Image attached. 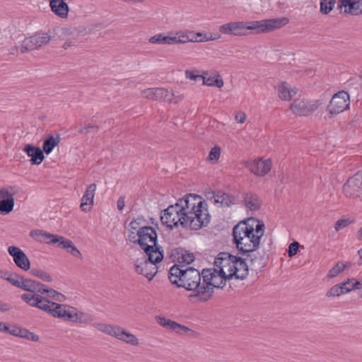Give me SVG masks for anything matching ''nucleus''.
Instances as JSON below:
<instances>
[{"label": "nucleus", "mask_w": 362, "mask_h": 362, "mask_svg": "<svg viewBox=\"0 0 362 362\" xmlns=\"http://www.w3.org/2000/svg\"><path fill=\"white\" fill-rule=\"evenodd\" d=\"M210 218L205 201L199 195L188 194L165 209L160 220L170 228L180 225L197 230L206 226Z\"/></svg>", "instance_id": "f257e3e1"}, {"label": "nucleus", "mask_w": 362, "mask_h": 362, "mask_svg": "<svg viewBox=\"0 0 362 362\" xmlns=\"http://www.w3.org/2000/svg\"><path fill=\"white\" fill-rule=\"evenodd\" d=\"M206 270L204 269L200 273L192 267L175 264L170 269L168 278L173 284L192 291L189 296L191 300L195 299L199 302H206L211 298L214 290L210 276H206L205 273Z\"/></svg>", "instance_id": "f03ea898"}, {"label": "nucleus", "mask_w": 362, "mask_h": 362, "mask_svg": "<svg viewBox=\"0 0 362 362\" xmlns=\"http://www.w3.org/2000/svg\"><path fill=\"white\" fill-rule=\"evenodd\" d=\"M214 288H223L227 279H245L248 275V266L240 257L228 252H220L214 261V268L207 269Z\"/></svg>", "instance_id": "7ed1b4c3"}, {"label": "nucleus", "mask_w": 362, "mask_h": 362, "mask_svg": "<svg viewBox=\"0 0 362 362\" xmlns=\"http://www.w3.org/2000/svg\"><path fill=\"white\" fill-rule=\"evenodd\" d=\"M288 18L264 19L254 21H233L223 24L218 27V31L225 35L243 36L251 30L254 34L272 32L287 25Z\"/></svg>", "instance_id": "20e7f679"}, {"label": "nucleus", "mask_w": 362, "mask_h": 362, "mask_svg": "<svg viewBox=\"0 0 362 362\" xmlns=\"http://www.w3.org/2000/svg\"><path fill=\"white\" fill-rule=\"evenodd\" d=\"M264 232V224L258 221L255 228L245 221L240 222L233 230L236 247L243 253L253 252L259 245Z\"/></svg>", "instance_id": "39448f33"}, {"label": "nucleus", "mask_w": 362, "mask_h": 362, "mask_svg": "<svg viewBox=\"0 0 362 362\" xmlns=\"http://www.w3.org/2000/svg\"><path fill=\"white\" fill-rule=\"evenodd\" d=\"M192 33V32L190 30H177L175 32L174 36L165 35L164 33H159L151 36L148 39V42L151 44L171 45L173 44H185L189 42H203L220 39V35H218L216 36L210 35L209 37H206V35H205L204 38H202L200 40L197 38H189L188 33Z\"/></svg>", "instance_id": "423d86ee"}, {"label": "nucleus", "mask_w": 362, "mask_h": 362, "mask_svg": "<svg viewBox=\"0 0 362 362\" xmlns=\"http://www.w3.org/2000/svg\"><path fill=\"white\" fill-rule=\"evenodd\" d=\"M28 304L37 307L54 317H62L66 313L65 305L52 302L39 294H35Z\"/></svg>", "instance_id": "0eeeda50"}, {"label": "nucleus", "mask_w": 362, "mask_h": 362, "mask_svg": "<svg viewBox=\"0 0 362 362\" xmlns=\"http://www.w3.org/2000/svg\"><path fill=\"white\" fill-rule=\"evenodd\" d=\"M322 104L320 100L294 99L290 104V109L292 113L297 116L307 117L315 112Z\"/></svg>", "instance_id": "6e6552de"}, {"label": "nucleus", "mask_w": 362, "mask_h": 362, "mask_svg": "<svg viewBox=\"0 0 362 362\" xmlns=\"http://www.w3.org/2000/svg\"><path fill=\"white\" fill-rule=\"evenodd\" d=\"M349 105L350 99L348 93L344 90L339 91L332 96L327 107V111L329 117H332L347 110Z\"/></svg>", "instance_id": "1a4fd4ad"}, {"label": "nucleus", "mask_w": 362, "mask_h": 362, "mask_svg": "<svg viewBox=\"0 0 362 362\" xmlns=\"http://www.w3.org/2000/svg\"><path fill=\"white\" fill-rule=\"evenodd\" d=\"M50 40L51 36L47 33H40L26 37L21 45V54L37 49L48 44Z\"/></svg>", "instance_id": "9d476101"}, {"label": "nucleus", "mask_w": 362, "mask_h": 362, "mask_svg": "<svg viewBox=\"0 0 362 362\" xmlns=\"http://www.w3.org/2000/svg\"><path fill=\"white\" fill-rule=\"evenodd\" d=\"M343 192L347 197H362V172L350 177L343 186Z\"/></svg>", "instance_id": "9b49d317"}, {"label": "nucleus", "mask_w": 362, "mask_h": 362, "mask_svg": "<svg viewBox=\"0 0 362 362\" xmlns=\"http://www.w3.org/2000/svg\"><path fill=\"white\" fill-rule=\"evenodd\" d=\"M245 166L254 175L264 177L271 170L272 161L271 159H253L244 163Z\"/></svg>", "instance_id": "f8f14e48"}, {"label": "nucleus", "mask_w": 362, "mask_h": 362, "mask_svg": "<svg viewBox=\"0 0 362 362\" xmlns=\"http://www.w3.org/2000/svg\"><path fill=\"white\" fill-rule=\"evenodd\" d=\"M30 235L38 242L47 244L58 243L59 247L64 249L68 248V241L65 240L63 237L55 235L44 230H31Z\"/></svg>", "instance_id": "ddd939ff"}, {"label": "nucleus", "mask_w": 362, "mask_h": 362, "mask_svg": "<svg viewBox=\"0 0 362 362\" xmlns=\"http://www.w3.org/2000/svg\"><path fill=\"white\" fill-rule=\"evenodd\" d=\"M135 272L146 277L149 281L152 280L158 272L156 264L146 260V256L142 254L141 257L134 261Z\"/></svg>", "instance_id": "4468645a"}, {"label": "nucleus", "mask_w": 362, "mask_h": 362, "mask_svg": "<svg viewBox=\"0 0 362 362\" xmlns=\"http://www.w3.org/2000/svg\"><path fill=\"white\" fill-rule=\"evenodd\" d=\"M138 243L141 248L151 245L156 246L157 233L151 226H142L137 230Z\"/></svg>", "instance_id": "2eb2a0df"}, {"label": "nucleus", "mask_w": 362, "mask_h": 362, "mask_svg": "<svg viewBox=\"0 0 362 362\" xmlns=\"http://www.w3.org/2000/svg\"><path fill=\"white\" fill-rule=\"evenodd\" d=\"M141 97L148 100H153L156 101L170 100L172 94L170 92L163 88H146L141 92Z\"/></svg>", "instance_id": "dca6fc26"}, {"label": "nucleus", "mask_w": 362, "mask_h": 362, "mask_svg": "<svg viewBox=\"0 0 362 362\" xmlns=\"http://www.w3.org/2000/svg\"><path fill=\"white\" fill-rule=\"evenodd\" d=\"M8 254L13 257L16 265L24 271L30 269V263L25 252L18 247L10 246L8 248Z\"/></svg>", "instance_id": "f3484780"}, {"label": "nucleus", "mask_w": 362, "mask_h": 362, "mask_svg": "<svg viewBox=\"0 0 362 362\" xmlns=\"http://www.w3.org/2000/svg\"><path fill=\"white\" fill-rule=\"evenodd\" d=\"M113 337L132 346H138L140 345L139 339L135 334L128 332L119 325L117 327Z\"/></svg>", "instance_id": "a211bd4d"}, {"label": "nucleus", "mask_w": 362, "mask_h": 362, "mask_svg": "<svg viewBox=\"0 0 362 362\" xmlns=\"http://www.w3.org/2000/svg\"><path fill=\"white\" fill-rule=\"evenodd\" d=\"M206 198L214 204H219L221 206H229L233 203V198L222 191H209L205 194Z\"/></svg>", "instance_id": "6ab92c4d"}, {"label": "nucleus", "mask_w": 362, "mask_h": 362, "mask_svg": "<svg viewBox=\"0 0 362 362\" xmlns=\"http://www.w3.org/2000/svg\"><path fill=\"white\" fill-rule=\"evenodd\" d=\"M339 7H344V13L352 16L362 15V0H339Z\"/></svg>", "instance_id": "aec40b11"}, {"label": "nucleus", "mask_w": 362, "mask_h": 362, "mask_svg": "<svg viewBox=\"0 0 362 362\" xmlns=\"http://www.w3.org/2000/svg\"><path fill=\"white\" fill-rule=\"evenodd\" d=\"M208 73L207 71H204L203 85L221 88L224 85V81L218 71L212 70L210 71V76L207 77Z\"/></svg>", "instance_id": "412c9836"}, {"label": "nucleus", "mask_w": 362, "mask_h": 362, "mask_svg": "<svg viewBox=\"0 0 362 362\" xmlns=\"http://www.w3.org/2000/svg\"><path fill=\"white\" fill-rule=\"evenodd\" d=\"M277 91L281 100L289 101L296 95L298 89L293 88L289 83L284 81L278 85Z\"/></svg>", "instance_id": "4be33fe9"}, {"label": "nucleus", "mask_w": 362, "mask_h": 362, "mask_svg": "<svg viewBox=\"0 0 362 362\" xmlns=\"http://www.w3.org/2000/svg\"><path fill=\"white\" fill-rule=\"evenodd\" d=\"M23 151L27 153L28 156L31 158L30 162L33 165H40L45 159L43 151L39 147L27 144L23 148Z\"/></svg>", "instance_id": "5701e85b"}, {"label": "nucleus", "mask_w": 362, "mask_h": 362, "mask_svg": "<svg viewBox=\"0 0 362 362\" xmlns=\"http://www.w3.org/2000/svg\"><path fill=\"white\" fill-rule=\"evenodd\" d=\"M145 252L146 256V260L156 264L162 261L163 259V250H161V247L158 246L156 244V246L151 245V246H146L144 248H142Z\"/></svg>", "instance_id": "b1692460"}, {"label": "nucleus", "mask_w": 362, "mask_h": 362, "mask_svg": "<svg viewBox=\"0 0 362 362\" xmlns=\"http://www.w3.org/2000/svg\"><path fill=\"white\" fill-rule=\"evenodd\" d=\"M69 322L78 324H88L93 320V317L88 314L79 311L77 308L69 306Z\"/></svg>", "instance_id": "393cba45"}, {"label": "nucleus", "mask_w": 362, "mask_h": 362, "mask_svg": "<svg viewBox=\"0 0 362 362\" xmlns=\"http://www.w3.org/2000/svg\"><path fill=\"white\" fill-rule=\"evenodd\" d=\"M25 291L30 293H41L44 291V285L30 279H21V284L19 286Z\"/></svg>", "instance_id": "a878e982"}, {"label": "nucleus", "mask_w": 362, "mask_h": 362, "mask_svg": "<svg viewBox=\"0 0 362 362\" xmlns=\"http://www.w3.org/2000/svg\"><path fill=\"white\" fill-rule=\"evenodd\" d=\"M52 11L60 18H66L68 14V4L64 0H49Z\"/></svg>", "instance_id": "bb28decb"}, {"label": "nucleus", "mask_w": 362, "mask_h": 362, "mask_svg": "<svg viewBox=\"0 0 362 362\" xmlns=\"http://www.w3.org/2000/svg\"><path fill=\"white\" fill-rule=\"evenodd\" d=\"M156 322L161 325L162 327L170 329V330H177V329H181L183 331H187L189 329L182 325L178 324L177 322L171 320L168 318H166L165 317L162 316H157L156 317Z\"/></svg>", "instance_id": "cd10ccee"}, {"label": "nucleus", "mask_w": 362, "mask_h": 362, "mask_svg": "<svg viewBox=\"0 0 362 362\" xmlns=\"http://www.w3.org/2000/svg\"><path fill=\"white\" fill-rule=\"evenodd\" d=\"M97 186L95 183L89 185L81 198V206H89L94 204V197Z\"/></svg>", "instance_id": "c85d7f7f"}, {"label": "nucleus", "mask_w": 362, "mask_h": 362, "mask_svg": "<svg viewBox=\"0 0 362 362\" xmlns=\"http://www.w3.org/2000/svg\"><path fill=\"white\" fill-rule=\"evenodd\" d=\"M244 202L245 206L251 211L258 210L261 206V201L257 195L253 193H247Z\"/></svg>", "instance_id": "c756f323"}, {"label": "nucleus", "mask_w": 362, "mask_h": 362, "mask_svg": "<svg viewBox=\"0 0 362 362\" xmlns=\"http://www.w3.org/2000/svg\"><path fill=\"white\" fill-rule=\"evenodd\" d=\"M349 292H350V288L343 287L339 283L332 286L326 293V296L327 298L339 297L348 293Z\"/></svg>", "instance_id": "7c9ffc66"}, {"label": "nucleus", "mask_w": 362, "mask_h": 362, "mask_svg": "<svg viewBox=\"0 0 362 362\" xmlns=\"http://www.w3.org/2000/svg\"><path fill=\"white\" fill-rule=\"evenodd\" d=\"M59 142V136H49L43 142L42 151L47 154L50 153L54 148L58 145Z\"/></svg>", "instance_id": "2f4dec72"}, {"label": "nucleus", "mask_w": 362, "mask_h": 362, "mask_svg": "<svg viewBox=\"0 0 362 362\" xmlns=\"http://www.w3.org/2000/svg\"><path fill=\"white\" fill-rule=\"evenodd\" d=\"M93 327L98 331L105 333L111 337H114L117 325H110L103 322H98L93 325Z\"/></svg>", "instance_id": "473e14b6"}, {"label": "nucleus", "mask_w": 362, "mask_h": 362, "mask_svg": "<svg viewBox=\"0 0 362 362\" xmlns=\"http://www.w3.org/2000/svg\"><path fill=\"white\" fill-rule=\"evenodd\" d=\"M14 206V199L8 198L0 201V212L8 214L13 211Z\"/></svg>", "instance_id": "72a5a7b5"}, {"label": "nucleus", "mask_w": 362, "mask_h": 362, "mask_svg": "<svg viewBox=\"0 0 362 362\" xmlns=\"http://www.w3.org/2000/svg\"><path fill=\"white\" fill-rule=\"evenodd\" d=\"M44 291H42L40 293H46L48 298H52L58 302H63L65 300L66 297L63 294L57 292V291L52 289V288H47L44 285Z\"/></svg>", "instance_id": "f704fd0d"}, {"label": "nucleus", "mask_w": 362, "mask_h": 362, "mask_svg": "<svg viewBox=\"0 0 362 362\" xmlns=\"http://www.w3.org/2000/svg\"><path fill=\"white\" fill-rule=\"evenodd\" d=\"M18 192V189L13 186L3 187L0 189V199L13 198V196Z\"/></svg>", "instance_id": "c9c22d12"}, {"label": "nucleus", "mask_w": 362, "mask_h": 362, "mask_svg": "<svg viewBox=\"0 0 362 362\" xmlns=\"http://www.w3.org/2000/svg\"><path fill=\"white\" fill-rule=\"evenodd\" d=\"M250 253V254L247 255V258L249 259L251 265L254 266L256 269L262 268L264 266L262 258L257 256L254 253V252Z\"/></svg>", "instance_id": "e433bc0d"}, {"label": "nucleus", "mask_w": 362, "mask_h": 362, "mask_svg": "<svg viewBox=\"0 0 362 362\" xmlns=\"http://www.w3.org/2000/svg\"><path fill=\"white\" fill-rule=\"evenodd\" d=\"M346 267V264L343 262L337 263L328 272L327 277L329 279H332L340 273H341Z\"/></svg>", "instance_id": "4c0bfd02"}, {"label": "nucleus", "mask_w": 362, "mask_h": 362, "mask_svg": "<svg viewBox=\"0 0 362 362\" xmlns=\"http://www.w3.org/2000/svg\"><path fill=\"white\" fill-rule=\"evenodd\" d=\"M335 0H321L320 12L323 14H328L334 8Z\"/></svg>", "instance_id": "58836bf2"}, {"label": "nucleus", "mask_w": 362, "mask_h": 362, "mask_svg": "<svg viewBox=\"0 0 362 362\" xmlns=\"http://www.w3.org/2000/svg\"><path fill=\"white\" fill-rule=\"evenodd\" d=\"M221 148L218 146L213 147L207 157V160L212 163H216L220 158Z\"/></svg>", "instance_id": "ea45409f"}, {"label": "nucleus", "mask_w": 362, "mask_h": 362, "mask_svg": "<svg viewBox=\"0 0 362 362\" xmlns=\"http://www.w3.org/2000/svg\"><path fill=\"white\" fill-rule=\"evenodd\" d=\"M30 273L32 275L41 279L44 281L50 282L52 281L51 276L47 272L41 269H32Z\"/></svg>", "instance_id": "a19ab883"}, {"label": "nucleus", "mask_w": 362, "mask_h": 362, "mask_svg": "<svg viewBox=\"0 0 362 362\" xmlns=\"http://www.w3.org/2000/svg\"><path fill=\"white\" fill-rule=\"evenodd\" d=\"M194 255L192 253L185 252L178 257V262L180 264H189L194 261Z\"/></svg>", "instance_id": "79ce46f5"}, {"label": "nucleus", "mask_w": 362, "mask_h": 362, "mask_svg": "<svg viewBox=\"0 0 362 362\" xmlns=\"http://www.w3.org/2000/svg\"><path fill=\"white\" fill-rule=\"evenodd\" d=\"M198 72V70H186L185 72V77L194 81L202 79V77H204V71L202 74H199Z\"/></svg>", "instance_id": "37998d69"}, {"label": "nucleus", "mask_w": 362, "mask_h": 362, "mask_svg": "<svg viewBox=\"0 0 362 362\" xmlns=\"http://www.w3.org/2000/svg\"><path fill=\"white\" fill-rule=\"evenodd\" d=\"M71 35L74 37L84 36L88 35L87 26L85 25H80L75 27L71 33Z\"/></svg>", "instance_id": "c03bdc74"}, {"label": "nucleus", "mask_w": 362, "mask_h": 362, "mask_svg": "<svg viewBox=\"0 0 362 362\" xmlns=\"http://www.w3.org/2000/svg\"><path fill=\"white\" fill-rule=\"evenodd\" d=\"M352 223V221L349 218H340L334 224V229L337 232L347 227Z\"/></svg>", "instance_id": "a18cd8bd"}, {"label": "nucleus", "mask_w": 362, "mask_h": 362, "mask_svg": "<svg viewBox=\"0 0 362 362\" xmlns=\"http://www.w3.org/2000/svg\"><path fill=\"white\" fill-rule=\"evenodd\" d=\"M170 92L172 94V96L170 97V100H166L165 102L178 103L183 100L185 98V95L182 93H175L173 91Z\"/></svg>", "instance_id": "49530a36"}, {"label": "nucleus", "mask_w": 362, "mask_h": 362, "mask_svg": "<svg viewBox=\"0 0 362 362\" xmlns=\"http://www.w3.org/2000/svg\"><path fill=\"white\" fill-rule=\"evenodd\" d=\"M21 278H23V277L20 276L17 274L12 273L7 281H8L12 285L16 286L17 288H19L20 284H21Z\"/></svg>", "instance_id": "de8ad7c7"}, {"label": "nucleus", "mask_w": 362, "mask_h": 362, "mask_svg": "<svg viewBox=\"0 0 362 362\" xmlns=\"http://www.w3.org/2000/svg\"><path fill=\"white\" fill-rule=\"evenodd\" d=\"M299 248V243L298 242H293L288 246V255L290 257H293L298 252Z\"/></svg>", "instance_id": "09e8293b"}, {"label": "nucleus", "mask_w": 362, "mask_h": 362, "mask_svg": "<svg viewBox=\"0 0 362 362\" xmlns=\"http://www.w3.org/2000/svg\"><path fill=\"white\" fill-rule=\"evenodd\" d=\"M88 34L99 31L102 28V24L100 23H95L86 25Z\"/></svg>", "instance_id": "8fccbe9b"}, {"label": "nucleus", "mask_w": 362, "mask_h": 362, "mask_svg": "<svg viewBox=\"0 0 362 362\" xmlns=\"http://www.w3.org/2000/svg\"><path fill=\"white\" fill-rule=\"evenodd\" d=\"M247 119V115L243 111H238L235 115V120L240 124H243Z\"/></svg>", "instance_id": "3c124183"}, {"label": "nucleus", "mask_w": 362, "mask_h": 362, "mask_svg": "<svg viewBox=\"0 0 362 362\" xmlns=\"http://www.w3.org/2000/svg\"><path fill=\"white\" fill-rule=\"evenodd\" d=\"M69 253L73 256L81 259V254L80 251L75 247V245L69 240Z\"/></svg>", "instance_id": "603ef678"}, {"label": "nucleus", "mask_w": 362, "mask_h": 362, "mask_svg": "<svg viewBox=\"0 0 362 362\" xmlns=\"http://www.w3.org/2000/svg\"><path fill=\"white\" fill-rule=\"evenodd\" d=\"M142 221H143V218H141L134 219L130 222L129 226L132 230L139 229L140 228L139 226L141 224Z\"/></svg>", "instance_id": "864d4df0"}, {"label": "nucleus", "mask_w": 362, "mask_h": 362, "mask_svg": "<svg viewBox=\"0 0 362 362\" xmlns=\"http://www.w3.org/2000/svg\"><path fill=\"white\" fill-rule=\"evenodd\" d=\"M354 281V279H349L346 281L341 282L340 284L343 287H346L347 288H350V291H351L353 290L352 281Z\"/></svg>", "instance_id": "5fc2aeb1"}, {"label": "nucleus", "mask_w": 362, "mask_h": 362, "mask_svg": "<svg viewBox=\"0 0 362 362\" xmlns=\"http://www.w3.org/2000/svg\"><path fill=\"white\" fill-rule=\"evenodd\" d=\"M12 273L9 271H6L3 269H0V278L8 281V278L11 276Z\"/></svg>", "instance_id": "6e6d98bb"}, {"label": "nucleus", "mask_w": 362, "mask_h": 362, "mask_svg": "<svg viewBox=\"0 0 362 362\" xmlns=\"http://www.w3.org/2000/svg\"><path fill=\"white\" fill-rule=\"evenodd\" d=\"M124 206H125L124 197H120L118 199L117 202V209L119 211H122L124 209Z\"/></svg>", "instance_id": "4d7b16f0"}, {"label": "nucleus", "mask_w": 362, "mask_h": 362, "mask_svg": "<svg viewBox=\"0 0 362 362\" xmlns=\"http://www.w3.org/2000/svg\"><path fill=\"white\" fill-rule=\"evenodd\" d=\"M98 129H99V127L96 125H89V126L84 127V129H83L81 132L83 134H87L90 132V129L97 132L98 130Z\"/></svg>", "instance_id": "13d9d810"}, {"label": "nucleus", "mask_w": 362, "mask_h": 362, "mask_svg": "<svg viewBox=\"0 0 362 362\" xmlns=\"http://www.w3.org/2000/svg\"><path fill=\"white\" fill-rule=\"evenodd\" d=\"M30 331H28V329H23V328H21L20 329V331H19V335L18 337H21V338H24V339H28V337H29V334H30Z\"/></svg>", "instance_id": "bf43d9fd"}, {"label": "nucleus", "mask_w": 362, "mask_h": 362, "mask_svg": "<svg viewBox=\"0 0 362 362\" xmlns=\"http://www.w3.org/2000/svg\"><path fill=\"white\" fill-rule=\"evenodd\" d=\"M20 329H21V327H18L17 326H12V327H11V330H10L9 334L13 336H15V337H18Z\"/></svg>", "instance_id": "052dcab7"}, {"label": "nucleus", "mask_w": 362, "mask_h": 362, "mask_svg": "<svg viewBox=\"0 0 362 362\" xmlns=\"http://www.w3.org/2000/svg\"><path fill=\"white\" fill-rule=\"evenodd\" d=\"M35 294L33 293H24L21 296L22 300H23L25 303H28L31 298L35 296Z\"/></svg>", "instance_id": "680f3d73"}, {"label": "nucleus", "mask_w": 362, "mask_h": 362, "mask_svg": "<svg viewBox=\"0 0 362 362\" xmlns=\"http://www.w3.org/2000/svg\"><path fill=\"white\" fill-rule=\"evenodd\" d=\"M21 46H14L9 49V54L13 55H18L21 53Z\"/></svg>", "instance_id": "e2e57ef3"}, {"label": "nucleus", "mask_w": 362, "mask_h": 362, "mask_svg": "<svg viewBox=\"0 0 362 362\" xmlns=\"http://www.w3.org/2000/svg\"><path fill=\"white\" fill-rule=\"evenodd\" d=\"M352 284H353V290L362 288V282L357 281L355 279H354V281H352Z\"/></svg>", "instance_id": "0e129e2a"}, {"label": "nucleus", "mask_w": 362, "mask_h": 362, "mask_svg": "<svg viewBox=\"0 0 362 362\" xmlns=\"http://www.w3.org/2000/svg\"><path fill=\"white\" fill-rule=\"evenodd\" d=\"M27 339L32 341H37L39 340V336L33 332H30L29 337Z\"/></svg>", "instance_id": "69168bd1"}, {"label": "nucleus", "mask_w": 362, "mask_h": 362, "mask_svg": "<svg viewBox=\"0 0 362 362\" xmlns=\"http://www.w3.org/2000/svg\"><path fill=\"white\" fill-rule=\"evenodd\" d=\"M129 240H132L134 243L138 242V235L137 233L131 232L129 235Z\"/></svg>", "instance_id": "338daca9"}, {"label": "nucleus", "mask_w": 362, "mask_h": 362, "mask_svg": "<svg viewBox=\"0 0 362 362\" xmlns=\"http://www.w3.org/2000/svg\"><path fill=\"white\" fill-rule=\"evenodd\" d=\"M8 309V306L6 304L0 302V311H6Z\"/></svg>", "instance_id": "774afa93"}]
</instances>
